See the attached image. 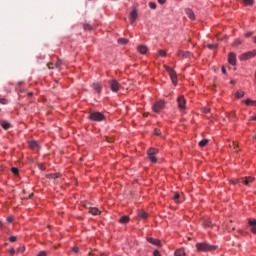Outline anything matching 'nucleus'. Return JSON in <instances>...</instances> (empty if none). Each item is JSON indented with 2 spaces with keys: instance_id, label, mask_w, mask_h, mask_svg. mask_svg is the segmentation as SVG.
<instances>
[{
  "instance_id": "ea45409f",
  "label": "nucleus",
  "mask_w": 256,
  "mask_h": 256,
  "mask_svg": "<svg viewBox=\"0 0 256 256\" xmlns=\"http://www.w3.org/2000/svg\"><path fill=\"white\" fill-rule=\"evenodd\" d=\"M9 241H10V243H15V241H17V237L16 236H11L9 238Z\"/></svg>"
},
{
  "instance_id": "3c124183",
  "label": "nucleus",
  "mask_w": 256,
  "mask_h": 256,
  "mask_svg": "<svg viewBox=\"0 0 256 256\" xmlns=\"http://www.w3.org/2000/svg\"><path fill=\"white\" fill-rule=\"evenodd\" d=\"M222 73H223L224 75H227V69H225L224 66H222Z\"/></svg>"
},
{
  "instance_id": "7ed1b4c3",
  "label": "nucleus",
  "mask_w": 256,
  "mask_h": 256,
  "mask_svg": "<svg viewBox=\"0 0 256 256\" xmlns=\"http://www.w3.org/2000/svg\"><path fill=\"white\" fill-rule=\"evenodd\" d=\"M164 69H165V71H167L173 85H177V72H175L173 70V68H171L167 65H164Z\"/></svg>"
},
{
  "instance_id": "9d476101",
  "label": "nucleus",
  "mask_w": 256,
  "mask_h": 256,
  "mask_svg": "<svg viewBox=\"0 0 256 256\" xmlns=\"http://www.w3.org/2000/svg\"><path fill=\"white\" fill-rule=\"evenodd\" d=\"M139 16L137 8H133L132 11L130 12V23L133 25L135 21H137V17Z\"/></svg>"
},
{
  "instance_id": "5701e85b",
  "label": "nucleus",
  "mask_w": 256,
  "mask_h": 256,
  "mask_svg": "<svg viewBox=\"0 0 256 256\" xmlns=\"http://www.w3.org/2000/svg\"><path fill=\"white\" fill-rule=\"evenodd\" d=\"M186 14L192 21H195V13L191 9L186 10Z\"/></svg>"
},
{
  "instance_id": "f03ea898",
  "label": "nucleus",
  "mask_w": 256,
  "mask_h": 256,
  "mask_svg": "<svg viewBox=\"0 0 256 256\" xmlns=\"http://www.w3.org/2000/svg\"><path fill=\"white\" fill-rule=\"evenodd\" d=\"M159 153V149L157 148H149L147 150V157L151 163H157V155Z\"/></svg>"
},
{
  "instance_id": "6e6d98bb",
  "label": "nucleus",
  "mask_w": 256,
  "mask_h": 256,
  "mask_svg": "<svg viewBox=\"0 0 256 256\" xmlns=\"http://www.w3.org/2000/svg\"><path fill=\"white\" fill-rule=\"evenodd\" d=\"M31 145H32V147H35V145H37V142L33 141V142H31Z\"/></svg>"
},
{
  "instance_id": "72a5a7b5",
  "label": "nucleus",
  "mask_w": 256,
  "mask_h": 256,
  "mask_svg": "<svg viewBox=\"0 0 256 256\" xmlns=\"http://www.w3.org/2000/svg\"><path fill=\"white\" fill-rule=\"evenodd\" d=\"M158 54L160 55V57H167V52L165 50H159Z\"/></svg>"
},
{
  "instance_id": "79ce46f5",
  "label": "nucleus",
  "mask_w": 256,
  "mask_h": 256,
  "mask_svg": "<svg viewBox=\"0 0 256 256\" xmlns=\"http://www.w3.org/2000/svg\"><path fill=\"white\" fill-rule=\"evenodd\" d=\"M154 134L157 135V136L161 135V130L157 129V128L154 129Z\"/></svg>"
},
{
  "instance_id": "39448f33",
  "label": "nucleus",
  "mask_w": 256,
  "mask_h": 256,
  "mask_svg": "<svg viewBox=\"0 0 256 256\" xmlns=\"http://www.w3.org/2000/svg\"><path fill=\"white\" fill-rule=\"evenodd\" d=\"M90 121H105V115L101 112H92L89 114Z\"/></svg>"
},
{
  "instance_id": "1a4fd4ad",
  "label": "nucleus",
  "mask_w": 256,
  "mask_h": 256,
  "mask_svg": "<svg viewBox=\"0 0 256 256\" xmlns=\"http://www.w3.org/2000/svg\"><path fill=\"white\" fill-rule=\"evenodd\" d=\"M177 57H179L180 59H191V57H193V54L189 51L178 50Z\"/></svg>"
},
{
  "instance_id": "cd10ccee",
  "label": "nucleus",
  "mask_w": 256,
  "mask_h": 256,
  "mask_svg": "<svg viewBox=\"0 0 256 256\" xmlns=\"http://www.w3.org/2000/svg\"><path fill=\"white\" fill-rule=\"evenodd\" d=\"M63 65V60H61L60 58H57V62L54 64L56 69H59V67H61Z\"/></svg>"
},
{
  "instance_id": "f8f14e48",
  "label": "nucleus",
  "mask_w": 256,
  "mask_h": 256,
  "mask_svg": "<svg viewBox=\"0 0 256 256\" xmlns=\"http://www.w3.org/2000/svg\"><path fill=\"white\" fill-rule=\"evenodd\" d=\"M240 180H241V183H243V185L249 186L250 183H253V181H255V177L246 176L241 178Z\"/></svg>"
},
{
  "instance_id": "13d9d810",
  "label": "nucleus",
  "mask_w": 256,
  "mask_h": 256,
  "mask_svg": "<svg viewBox=\"0 0 256 256\" xmlns=\"http://www.w3.org/2000/svg\"><path fill=\"white\" fill-rule=\"evenodd\" d=\"M28 95L32 96V95H33V92L28 93Z\"/></svg>"
},
{
  "instance_id": "5fc2aeb1",
  "label": "nucleus",
  "mask_w": 256,
  "mask_h": 256,
  "mask_svg": "<svg viewBox=\"0 0 256 256\" xmlns=\"http://www.w3.org/2000/svg\"><path fill=\"white\" fill-rule=\"evenodd\" d=\"M250 121H256V116L250 117Z\"/></svg>"
},
{
  "instance_id": "37998d69",
  "label": "nucleus",
  "mask_w": 256,
  "mask_h": 256,
  "mask_svg": "<svg viewBox=\"0 0 256 256\" xmlns=\"http://www.w3.org/2000/svg\"><path fill=\"white\" fill-rule=\"evenodd\" d=\"M232 147H233V149H237V147H239V143L233 141L232 142Z\"/></svg>"
},
{
  "instance_id": "20e7f679",
  "label": "nucleus",
  "mask_w": 256,
  "mask_h": 256,
  "mask_svg": "<svg viewBox=\"0 0 256 256\" xmlns=\"http://www.w3.org/2000/svg\"><path fill=\"white\" fill-rule=\"evenodd\" d=\"M165 109V101L164 100H159L156 101L153 106H152V111L154 113H161Z\"/></svg>"
},
{
  "instance_id": "2eb2a0df",
  "label": "nucleus",
  "mask_w": 256,
  "mask_h": 256,
  "mask_svg": "<svg viewBox=\"0 0 256 256\" xmlns=\"http://www.w3.org/2000/svg\"><path fill=\"white\" fill-rule=\"evenodd\" d=\"M137 51L140 52L141 55H145L149 49L145 45H140L137 47Z\"/></svg>"
},
{
  "instance_id": "a18cd8bd",
  "label": "nucleus",
  "mask_w": 256,
  "mask_h": 256,
  "mask_svg": "<svg viewBox=\"0 0 256 256\" xmlns=\"http://www.w3.org/2000/svg\"><path fill=\"white\" fill-rule=\"evenodd\" d=\"M153 256H161V252H159V250H155L153 252Z\"/></svg>"
},
{
  "instance_id": "393cba45",
  "label": "nucleus",
  "mask_w": 256,
  "mask_h": 256,
  "mask_svg": "<svg viewBox=\"0 0 256 256\" xmlns=\"http://www.w3.org/2000/svg\"><path fill=\"white\" fill-rule=\"evenodd\" d=\"M47 179H59L61 175L59 173L48 174Z\"/></svg>"
},
{
  "instance_id": "f3484780",
  "label": "nucleus",
  "mask_w": 256,
  "mask_h": 256,
  "mask_svg": "<svg viewBox=\"0 0 256 256\" xmlns=\"http://www.w3.org/2000/svg\"><path fill=\"white\" fill-rule=\"evenodd\" d=\"M88 213H90L91 215H101V211L97 207L90 208Z\"/></svg>"
},
{
  "instance_id": "dca6fc26",
  "label": "nucleus",
  "mask_w": 256,
  "mask_h": 256,
  "mask_svg": "<svg viewBox=\"0 0 256 256\" xmlns=\"http://www.w3.org/2000/svg\"><path fill=\"white\" fill-rule=\"evenodd\" d=\"M129 221H131V218H129V216H122L118 220V222L121 223L122 225H127V223H129Z\"/></svg>"
},
{
  "instance_id": "8fccbe9b",
  "label": "nucleus",
  "mask_w": 256,
  "mask_h": 256,
  "mask_svg": "<svg viewBox=\"0 0 256 256\" xmlns=\"http://www.w3.org/2000/svg\"><path fill=\"white\" fill-rule=\"evenodd\" d=\"M9 253H10L11 256L15 255V249L12 248V249L9 251Z\"/></svg>"
},
{
  "instance_id": "de8ad7c7",
  "label": "nucleus",
  "mask_w": 256,
  "mask_h": 256,
  "mask_svg": "<svg viewBox=\"0 0 256 256\" xmlns=\"http://www.w3.org/2000/svg\"><path fill=\"white\" fill-rule=\"evenodd\" d=\"M167 0H158V3H160V5H165Z\"/></svg>"
},
{
  "instance_id": "6e6552de",
  "label": "nucleus",
  "mask_w": 256,
  "mask_h": 256,
  "mask_svg": "<svg viewBox=\"0 0 256 256\" xmlns=\"http://www.w3.org/2000/svg\"><path fill=\"white\" fill-rule=\"evenodd\" d=\"M177 103L179 110L185 111V107L187 105V100H185V96H178Z\"/></svg>"
},
{
  "instance_id": "a878e982",
  "label": "nucleus",
  "mask_w": 256,
  "mask_h": 256,
  "mask_svg": "<svg viewBox=\"0 0 256 256\" xmlns=\"http://www.w3.org/2000/svg\"><path fill=\"white\" fill-rule=\"evenodd\" d=\"M235 97H236V99H241V98L245 97V92L243 90H239L236 92Z\"/></svg>"
},
{
  "instance_id": "c03bdc74",
  "label": "nucleus",
  "mask_w": 256,
  "mask_h": 256,
  "mask_svg": "<svg viewBox=\"0 0 256 256\" xmlns=\"http://www.w3.org/2000/svg\"><path fill=\"white\" fill-rule=\"evenodd\" d=\"M72 251H73L74 253H79V247L74 246V247L72 248Z\"/></svg>"
},
{
  "instance_id": "f257e3e1",
  "label": "nucleus",
  "mask_w": 256,
  "mask_h": 256,
  "mask_svg": "<svg viewBox=\"0 0 256 256\" xmlns=\"http://www.w3.org/2000/svg\"><path fill=\"white\" fill-rule=\"evenodd\" d=\"M196 249L198 253H209L211 251H217V246L211 245L207 242L196 243Z\"/></svg>"
},
{
  "instance_id": "e433bc0d",
  "label": "nucleus",
  "mask_w": 256,
  "mask_h": 256,
  "mask_svg": "<svg viewBox=\"0 0 256 256\" xmlns=\"http://www.w3.org/2000/svg\"><path fill=\"white\" fill-rule=\"evenodd\" d=\"M149 7L150 9H157V4H155V2H150Z\"/></svg>"
},
{
  "instance_id": "58836bf2",
  "label": "nucleus",
  "mask_w": 256,
  "mask_h": 256,
  "mask_svg": "<svg viewBox=\"0 0 256 256\" xmlns=\"http://www.w3.org/2000/svg\"><path fill=\"white\" fill-rule=\"evenodd\" d=\"M47 67H48V69H55V68H56V67H55V64L52 63V62H49V63L47 64Z\"/></svg>"
},
{
  "instance_id": "4c0bfd02",
  "label": "nucleus",
  "mask_w": 256,
  "mask_h": 256,
  "mask_svg": "<svg viewBox=\"0 0 256 256\" xmlns=\"http://www.w3.org/2000/svg\"><path fill=\"white\" fill-rule=\"evenodd\" d=\"M17 253H25V246H21L17 249Z\"/></svg>"
},
{
  "instance_id": "4468645a",
  "label": "nucleus",
  "mask_w": 256,
  "mask_h": 256,
  "mask_svg": "<svg viewBox=\"0 0 256 256\" xmlns=\"http://www.w3.org/2000/svg\"><path fill=\"white\" fill-rule=\"evenodd\" d=\"M148 243H151V245H156V247H161V240L148 237L147 238Z\"/></svg>"
},
{
  "instance_id": "9b49d317",
  "label": "nucleus",
  "mask_w": 256,
  "mask_h": 256,
  "mask_svg": "<svg viewBox=\"0 0 256 256\" xmlns=\"http://www.w3.org/2000/svg\"><path fill=\"white\" fill-rule=\"evenodd\" d=\"M228 62L230 65H233V66L237 65V55L233 52H230L228 54Z\"/></svg>"
},
{
  "instance_id": "bf43d9fd",
  "label": "nucleus",
  "mask_w": 256,
  "mask_h": 256,
  "mask_svg": "<svg viewBox=\"0 0 256 256\" xmlns=\"http://www.w3.org/2000/svg\"><path fill=\"white\" fill-rule=\"evenodd\" d=\"M2 225H3V223H1V221H0V227H2Z\"/></svg>"
},
{
  "instance_id": "0eeeda50",
  "label": "nucleus",
  "mask_w": 256,
  "mask_h": 256,
  "mask_svg": "<svg viewBox=\"0 0 256 256\" xmlns=\"http://www.w3.org/2000/svg\"><path fill=\"white\" fill-rule=\"evenodd\" d=\"M110 89L113 93H117L121 89V84L115 79L109 81Z\"/></svg>"
},
{
  "instance_id": "49530a36",
  "label": "nucleus",
  "mask_w": 256,
  "mask_h": 256,
  "mask_svg": "<svg viewBox=\"0 0 256 256\" xmlns=\"http://www.w3.org/2000/svg\"><path fill=\"white\" fill-rule=\"evenodd\" d=\"M244 36L246 38L252 37L253 36V32H248V33L244 34Z\"/></svg>"
},
{
  "instance_id": "b1692460",
  "label": "nucleus",
  "mask_w": 256,
  "mask_h": 256,
  "mask_svg": "<svg viewBox=\"0 0 256 256\" xmlns=\"http://www.w3.org/2000/svg\"><path fill=\"white\" fill-rule=\"evenodd\" d=\"M199 147L203 148V147H207V145H209V140L208 139H203L198 143Z\"/></svg>"
},
{
  "instance_id": "bb28decb",
  "label": "nucleus",
  "mask_w": 256,
  "mask_h": 256,
  "mask_svg": "<svg viewBox=\"0 0 256 256\" xmlns=\"http://www.w3.org/2000/svg\"><path fill=\"white\" fill-rule=\"evenodd\" d=\"M118 43L120 45H127V43H129V40L127 38H120L118 39Z\"/></svg>"
},
{
  "instance_id": "7c9ffc66",
  "label": "nucleus",
  "mask_w": 256,
  "mask_h": 256,
  "mask_svg": "<svg viewBox=\"0 0 256 256\" xmlns=\"http://www.w3.org/2000/svg\"><path fill=\"white\" fill-rule=\"evenodd\" d=\"M1 125L3 129H9V127H11V124H9L7 121H3Z\"/></svg>"
},
{
  "instance_id": "423d86ee",
  "label": "nucleus",
  "mask_w": 256,
  "mask_h": 256,
  "mask_svg": "<svg viewBox=\"0 0 256 256\" xmlns=\"http://www.w3.org/2000/svg\"><path fill=\"white\" fill-rule=\"evenodd\" d=\"M253 57H256V49L241 54L239 59L240 61H249V59H253Z\"/></svg>"
},
{
  "instance_id": "c9c22d12",
  "label": "nucleus",
  "mask_w": 256,
  "mask_h": 256,
  "mask_svg": "<svg viewBox=\"0 0 256 256\" xmlns=\"http://www.w3.org/2000/svg\"><path fill=\"white\" fill-rule=\"evenodd\" d=\"M11 172L13 173V175H19V168L13 167V168L11 169Z\"/></svg>"
},
{
  "instance_id": "c85d7f7f",
  "label": "nucleus",
  "mask_w": 256,
  "mask_h": 256,
  "mask_svg": "<svg viewBox=\"0 0 256 256\" xmlns=\"http://www.w3.org/2000/svg\"><path fill=\"white\" fill-rule=\"evenodd\" d=\"M83 29H84L85 31H93V26L90 25V24H84V25H83Z\"/></svg>"
},
{
  "instance_id": "2f4dec72",
  "label": "nucleus",
  "mask_w": 256,
  "mask_h": 256,
  "mask_svg": "<svg viewBox=\"0 0 256 256\" xmlns=\"http://www.w3.org/2000/svg\"><path fill=\"white\" fill-rule=\"evenodd\" d=\"M181 196L179 195V193H175V195H174V197H173V201H175V203H180L179 202V198H180Z\"/></svg>"
},
{
  "instance_id": "864d4df0",
  "label": "nucleus",
  "mask_w": 256,
  "mask_h": 256,
  "mask_svg": "<svg viewBox=\"0 0 256 256\" xmlns=\"http://www.w3.org/2000/svg\"><path fill=\"white\" fill-rule=\"evenodd\" d=\"M210 111H211V110H210L209 108H204V112H205V113H210Z\"/></svg>"
},
{
  "instance_id": "4d7b16f0",
  "label": "nucleus",
  "mask_w": 256,
  "mask_h": 256,
  "mask_svg": "<svg viewBox=\"0 0 256 256\" xmlns=\"http://www.w3.org/2000/svg\"><path fill=\"white\" fill-rule=\"evenodd\" d=\"M254 43H256V36L253 38Z\"/></svg>"
},
{
  "instance_id": "412c9836",
  "label": "nucleus",
  "mask_w": 256,
  "mask_h": 256,
  "mask_svg": "<svg viewBox=\"0 0 256 256\" xmlns=\"http://www.w3.org/2000/svg\"><path fill=\"white\" fill-rule=\"evenodd\" d=\"M245 105L247 107H256V100L247 99L245 100Z\"/></svg>"
},
{
  "instance_id": "4be33fe9",
  "label": "nucleus",
  "mask_w": 256,
  "mask_h": 256,
  "mask_svg": "<svg viewBox=\"0 0 256 256\" xmlns=\"http://www.w3.org/2000/svg\"><path fill=\"white\" fill-rule=\"evenodd\" d=\"M175 256H185V248H179L174 253Z\"/></svg>"
},
{
  "instance_id": "ddd939ff",
  "label": "nucleus",
  "mask_w": 256,
  "mask_h": 256,
  "mask_svg": "<svg viewBox=\"0 0 256 256\" xmlns=\"http://www.w3.org/2000/svg\"><path fill=\"white\" fill-rule=\"evenodd\" d=\"M248 225L250 228L251 233L256 235V219H249L248 220Z\"/></svg>"
},
{
  "instance_id": "603ef678",
  "label": "nucleus",
  "mask_w": 256,
  "mask_h": 256,
  "mask_svg": "<svg viewBox=\"0 0 256 256\" xmlns=\"http://www.w3.org/2000/svg\"><path fill=\"white\" fill-rule=\"evenodd\" d=\"M7 221H8V223H13V218L8 217V218H7Z\"/></svg>"
},
{
  "instance_id": "aec40b11",
  "label": "nucleus",
  "mask_w": 256,
  "mask_h": 256,
  "mask_svg": "<svg viewBox=\"0 0 256 256\" xmlns=\"http://www.w3.org/2000/svg\"><path fill=\"white\" fill-rule=\"evenodd\" d=\"M93 89H94V91H96V93H101V91H103V87H101V84H99V83H94Z\"/></svg>"
},
{
  "instance_id": "f704fd0d",
  "label": "nucleus",
  "mask_w": 256,
  "mask_h": 256,
  "mask_svg": "<svg viewBox=\"0 0 256 256\" xmlns=\"http://www.w3.org/2000/svg\"><path fill=\"white\" fill-rule=\"evenodd\" d=\"M1 105H7L9 103V100L7 98H0Z\"/></svg>"
},
{
  "instance_id": "a19ab883",
  "label": "nucleus",
  "mask_w": 256,
  "mask_h": 256,
  "mask_svg": "<svg viewBox=\"0 0 256 256\" xmlns=\"http://www.w3.org/2000/svg\"><path fill=\"white\" fill-rule=\"evenodd\" d=\"M38 167H39V169H40L41 171H45V170L47 169V168L45 167V164H39Z\"/></svg>"
},
{
  "instance_id": "c756f323",
  "label": "nucleus",
  "mask_w": 256,
  "mask_h": 256,
  "mask_svg": "<svg viewBox=\"0 0 256 256\" xmlns=\"http://www.w3.org/2000/svg\"><path fill=\"white\" fill-rule=\"evenodd\" d=\"M244 5L252 6L255 3V0H242Z\"/></svg>"
},
{
  "instance_id": "473e14b6",
  "label": "nucleus",
  "mask_w": 256,
  "mask_h": 256,
  "mask_svg": "<svg viewBox=\"0 0 256 256\" xmlns=\"http://www.w3.org/2000/svg\"><path fill=\"white\" fill-rule=\"evenodd\" d=\"M241 43H243V42L241 41V39H236V40L233 42V46H234V47H237V46L241 45Z\"/></svg>"
},
{
  "instance_id": "a211bd4d",
  "label": "nucleus",
  "mask_w": 256,
  "mask_h": 256,
  "mask_svg": "<svg viewBox=\"0 0 256 256\" xmlns=\"http://www.w3.org/2000/svg\"><path fill=\"white\" fill-rule=\"evenodd\" d=\"M138 217L139 219H147L149 217V214L145 212V210L138 211Z\"/></svg>"
},
{
  "instance_id": "6ab92c4d",
  "label": "nucleus",
  "mask_w": 256,
  "mask_h": 256,
  "mask_svg": "<svg viewBox=\"0 0 256 256\" xmlns=\"http://www.w3.org/2000/svg\"><path fill=\"white\" fill-rule=\"evenodd\" d=\"M202 226L205 228L213 227V223L211 222V219H205L202 222Z\"/></svg>"
},
{
  "instance_id": "09e8293b",
  "label": "nucleus",
  "mask_w": 256,
  "mask_h": 256,
  "mask_svg": "<svg viewBox=\"0 0 256 256\" xmlns=\"http://www.w3.org/2000/svg\"><path fill=\"white\" fill-rule=\"evenodd\" d=\"M207 47H208V49H215V45H213V44H208Z\"/></svg>"
}]
</instances>
